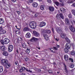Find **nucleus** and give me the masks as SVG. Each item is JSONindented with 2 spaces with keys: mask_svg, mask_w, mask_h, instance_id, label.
Wrapping results in <instances>:
<instances>
[{
  "mask_svg": "<svg viewBox=\"0 0 75 75\" xmlns=\"http://www.w3.org/2000/svg\"><path fill=\"white\" fill-rule=\"evenodd\" d=\"M5 66L6 68H9L11 66V64L9 63H6V64H5Z\"/></svg>",
  "mask_w": 75,
  "mask_h": 75,
  "instance_id": "nucleus-14",
  "label": "nucleus"
},
{
  "mask_svg": "<svg viewBox=\"0 0 75 75\" xmlns=\"http://www.w3.org/2000/svg\"><path fill=\"white\" fill-rule=\"evenodd\" d=\"M39 14L38 13H36L35 15V17H37V16H38V15H39Z\"/></svg>",
  "mask_w": 75,
  "mask_h": 75,
  "instance_id": "nucleus-49",
  "label": "nucleus"
},
{
  "mask_svg": "<svg viewBox=\"0 0 75 75\" xmlns=\"http://www.w3.org/2000/svg\"><path fill=\"white\" fill-rule=\"evenodd\" d=\"M70 68H74V64H71V65L70 66Z\"/></svg>",
  "mask_w": 75,
  "mask_h": 75,
  "instance_id": "nucleus-45",
  "label": "nucleus"
},
{
  "mask_svg": "<svg viewBox=\"0 0 75 75\" xmlns=\"http://www.w3.org/2000/svg\"><path fill=\"white\" fill-rule=\"evenodd\" d=\"M64 65L65 67L64 71L66 73H68V71L67 70V69L66 65L64 64Z\"/></svg>",
  "mask_w": 75,
  "mask_h": 75,
  "instance_id": "nucleus-21",
  "label": "nucleus"
},
{
  "mask_svg": "<svg viewBox=\"0 0 75 75\" xmlns=\"http://www.w3.org/2000/svg\"><path fill=\"white\" fill-rule=\"evenodd\" d=\"M60 17L62 18V19H64V16H63V14L62 13H61L60 14Z\"/></svg>",
  "mask_w": 75,
  "mask_h": 75,
  "instance_id": "nucleus-43",
  "label": "nucleus"
},
{
  "mask_svg": "<svg viewBox=\"0 0 75 75\" xmlns=\"http://www.w3.org/2000/svg\"><path fill=\"white\" fill-rule=\"evenodd\" d=\"M31 37L30 33H27L26 35V38H30Z\"/></svg>",
  "mask_w": 75,
  "mask_h": 75,
  "instance_id": "nucleus-19",
  "label": "nucleus"
},
{
  "mask_svg": "<svg viewBox=\"0 0 75 75\" xmlns=\"http://www.w3.org/2000/svg\"><path fill=\"white\" fill-rule=\"evenodd\" d=\"M74 0H68V3H72L74 2Z\"/></svg>",
  "mask_w": 75,
  "mask_h": 75,
  "instance_id": "nucleus-27",
  "label": "nucleus"
},
{
  "mask_svg": "<svg viewBox=\"0 0 75 75\" xmlns=\"http://www.w3.org/2000/svg\"><path fill=\"white\" fill-rule=\"evenodd\" d=\"M30 29L28 28H26V31H30Z\"/></svg>",
  "mask_w": 75,
  "mask_h": 75,
  "instance_id": "nucleus-58",
  "label": "nucleus"
},
{
  "mask_svg": "<svg viewBox=\"0 0 75 75\" xmlns=\"http://www.w3.org/2000/svg\"><path fill=\"white\" fill-rule=\"evenodd\" d=\"M46 33H47V34H51V30H46Z\"/></svg>",
  "mask_w": 75,
  "mask_h": 75,
  "instance_id": "nucleus-30",
  "label": "nucleus"
},
{
  "mask_svg": "<svg viewBox=\"0 0 75 75\" xmlns=\"http://www.w3.org/2000/svg\"><path fill=\"white\" fill-rule=\"evenodd\" d=\"M6 33V32L5 30H2L1 32H0V33L1 34H5Z\"/></svg>",
  "mask_w": 75,
  "mask_h": 75,
  "instance_id": "nucleus-24",
  "label": "nucleus"
},
{
  "mask_svg": "<svg viewBox=\"0 0 75 75\" xmlns=\"http://www.w3.org/2000/svg\"><path fill=\"white\" fill-rule=\"evenodd\" d=\"M60 10L62 13L65 12V9L63 8H61L60 9Z\"/></svg>",
  "mask_w": 75,
  "mask_h": 75,
  "instance_id": "nucleus-16",
  "label": "nucleus"
},
{
  "mask_svg": "<svg viewBox=\"0 0 75 75\" xmlns=\"http://www.w3.org/2000/svg\"><path fill=\"white\" fill-rule=\"evenodd\" d=\"M40 9L42 10H43L44 9V5H41L40 6Z\"/></svg>",
  "mask_w": 75,
  "mask_h": 75,
  "instance_id": "nucleus-36",
  "label": "nucleus"
},
{
  "mask_svg": "<svg viewBox=\"0 0 75 75\" xmlns=\"http://www.w3.org/2000/svg\"><path fill=\"white\" fill-rule=\"evenodd\" d=\"M49 50H51V51H52V52H53V53H55V51H54V49H53V48H50L49 49Z\"/></svg>",
  "mask_w": 75,
  "mask_h": 75,
  "instance_id": "nucleus-34",
  "label": "nucleus"
},
{
  "mask_svg": "<svg viewBox=\"0 0 75 75\" xmlns=\"http://www.w3.org/2000/svg\"><path fill=\"white\" fill-rule=\"evenodd\" d=\"M47 1L49 3H51L52 2L51 0H47Z\"/></svg>",
  "mask_w": 75,
  "mask_h": 75,
  "instance_id": "nucleus-50",
  "label": "nucleus"
},
{
  "mask_svg": "<svg viewBox=\"0 0 75 75\" xmlns=\"http://www.w3.org/2000/svg\"><path fill=\"white\" fill-rule=\"evenodd\" d=\"M25 70L27 71V72H30V73L33 72V71H32L30 70H29L28 69H25Z\"/></svg>",
  "mask_w": 75,
  "mask_h": 75,
  "instance_id": "nucleus-31",
  "label": "nucleus"
},
{
  "mask_svg": "<svg viewBox=\"0 0 75 75\" xmlns=\"http://www.w3.org/2000/svg\"><path fill=\"white\" fill-rule=\"evenodd\" d=\"M43 37L45 39L46 41H48V40H49V37H48V36L47 35H44Z\"/></svg>",
  "mask_w": 75,
  "mask_h": 75,
  "instance_id": "nucleus-12",
  "label": "nucleus"
},
{
  "mask_svg": "<svg viewBox=\"0 0 75 75\" xmlns=\"http://www.w3.org/2000/svg\"><path fill=\"white\" fill-rule=\"evenodd\" d=\"M13 46L11 45H10L8 47V51L9 52H11L13 50Z\"/></svg>",
  "mask_w": 75,
  "mask_h": 75,
  "instance_id": "nucleus-3",
  "label": "nucleus"
},
{
  "mask_svg": "<svg viewBox=\"0 0 75 75\" xmlns=\"http://www.w3.org/2000/svg\"><path fill=\"white\" fill-rule=\"evenodd\" d=\"M1 62L2 63H3V64L4 65H5L8 63V61L6 59H4L3 60H2L1 61Z\"/></svg>",
  "mask_w": 75,
  "mask_h": 75,
  "instance_id": "nucleus-5",
  "label": "nucleus"
},
{
  "mask_svg": "<svg viewBox=\"0 0 75 75\" xmlns=\"http://www.w3.org/2000/svg\"><path fill=\"white\" fill-rule=\"evenodd\" d=\"M33 34H34L35 36V37H39L40 36V34H39V33H38V32H37L35 31H33Z\"/></svg>",
  "mask_w": 75,
  "mask_h": 75,
  "instance_id": "nucleus-7",
  "label": "nucleus"
},
{
  "mask_svg": "<svg viewBox=\"0 0 75 75\" xmlns=\"http://www.w3.org/2000/svg\"><path fill=\"white\" fill-rule=\"evenodd\" d=\"M69 60H70V61H71V62H73L74 61V60H73V59L71 58H69Z\"/></svg>",
  "mask_w": 75,
  "mask_h": 75,
  "instance_id": "nucleus-48",
  "label": "nucleus"
},
{
  "mask_svg": "<svg viewBox=\"0 0 75 75\" xmlns=\"http://www.w3.org/2000/svg\"><path fill=\"white\" fill-rule=\"evenodd\" d=\"M48 72L49 73H52V70H50L48 71Z\"/></svg>",
  "mask_w": 75,
  "mask_h": 75,
  "instance_id": "nucleus-57",
  "label": "nucleus"
},
{
  "mask_svg": "<svg viewBox=\"0 0 75 75\" xmlns=\"http://www.w3.org/2000/svg\"><path fill=\"white\" fill-rule=\"evenodd\" d=\"M69 28L70 30H71V31L72 32H75V28L72 27V25H71V26L69 27Z\"/></svg>",
  "mask_w": 75,
  "mask_h": 75,
  "instance_id": "nucleus-6",
  "label": "nucleus"
},
{
  "mask_svg": "<svg viewBox=\"0 0 75 75\" xmlns=\"http://www.w3.org/2000/svg\"><path fill=\"white\" fill-rule=\"evenodd\" d=\"M33 7H37L38 6V3L34 2L33 3Z\"/></svg>",
  "mask_w": 75,
  "mask_h": 75,
  "instance_id": "nucleus-15",
  "label": "nucleus"
},
{
  "mask_svg": "<svg viewBox=\"0 0 75 75\" xmlns=\"http://www.w3.org/2000/svg\"><path fill=\"white\" fill-rule=\"evenodd\" d=\"M65 31H67L68 30V28H67V26H65Z\"/></svg>",
  "mask_w": 75,
  "mask_h": 75,
  "instance_id": "nucleus-55",
  "label": "nucleus"
},
{
  "mask_svg": "<svg viewBox=\"0 0 75 75\" xmlns=\"http://www.w3.org/2000/svg\"><path fill=\"white\" fill-rule=\"evenodd\" d=\"M1 49L3 51H4L6 50V47L4 46H2L1 47Z\"/></svg>",
  "mask_w": 75,
  "mask_h": 75,
  "instance_id": "nucleus-25",
  "label": "nucleus"
},
{
  "mask_svg": "<svg viewBox=\"0 0 75 75\" xmlns=\"http://www.w3.org/2000/svg\"><path fill=\"white\" fill-rule=\"evenodd\" d=\"M71 45H72V47H74V44L73 43L71 44Z\"/></svg>",
  "mask_w": 75,
  "mask_h": 75,
  "instance_id": "nucleus-64",
  "label": "nucleus"
},
{
  "mask_svg": "<svg viewBox=\"0 0 75 75\" xmlns=\"http://www.w3.org/2000/svg\"><path fill=\"white\" fill-rule=\"evenodd\" d=\"M59 1L60 2H62V3H63L64 1L63 0H60Z\"/></svg>",
  "mask_w": 75,
  "mask_h": 75,
  "instance_id": "nucleus-61",
  "label": "nucleus"
},
{
  "mask_svg": "<svg viewBox=\"0 0 75 75\" xmlns=\"http://www.w3.org/2000/svg\"><path fill=\"white\" fill-rule=\"evenodd\" d=\"M56 30L57 33H60L61 32V28L57 27L56 28Z\"/></svg>",
  "mask_w": 75,
  "mask_h": 75,
  "instance_id": "nucleus-13",
  "label": "nucleus"
},
{
  "mask_svg": "<svg viewBox=\"0 0 75 75\" xmlns=\"http://www.w3.org/2000/svg\"><path fill=\"white\" fill-rule=\"evenodd\" d=\"M71 45L69 43H67L65 45V47L67 49H70L71 47Z\"/></svg>",
  "mask_w": 75,
  "mask_h": 75,
  "instance_id": "nucleus-9",
  "label": "nucleus"
},
{
  "mask_svg": "<svg viewBox=\"0 0 75 75\" xmlns=\"http://www.w3.org/2000/svg\"><path fill=\"white\" fill-rule=\"evenodd\" d=\"M23 31H27L26 28H25L23 29Z\"/></svg>",
  "mask_w": 75,
  "mask_h": 75,
  "instance_id": "nucleus-56",
  "label": "nucleus"
},
{
  "mask_svg": "<svg viewBox=\"0 0 75 75\" xmlns=\"http://www.w3.org/2000/svg\"><path fill=\"white\" fill-rule=\"evenodd\" d=\"M3 71V69L2 66H0V72H2Z\"/></svg>",
  "mask_w": 75,
  "mask_h": 75,
  "instance_id": "nucleus-28",
  "label": "nucleus"
},
{
  "mask_svg": "<svg viewBox=\"0 0 75 75\" xmlns=\"http://www.w3.org/2000/svg\"><path fill=\"white\" fill-rule=\"evenodd\" d=\"M53 48L54 50H58V48H59V45H57L56 47H53Z\"/></svg>",
  "mask_w": 75,
  "mask_h": 75,
  "instance_id": "nucleus-20",
  "label": "nucleus"
},
{
  "mask_svg": "<svg viewBox=\"0 0 75 75\" xmlns=\"http://www.w3.org/2000/svg\"><path fill=\"white\" fill-rule=\"evenodd\" d=\"M27 3H28V4H30V3H33V2H32L31 0H29L27 1Z\"/></svg>",
  "mask_w": 75,
  "mask_h": 75,
  "instance_id": "nucleus-42",
  "label": "nucleus"
},
{
  "mask_svg": "<svg viewBox=\"0 0 75 75\" xmlns=\"http://www.w3.org/2000/svg\"><path fill=\"white\" fill-rule=\"evenodd\" d=\"M10 42V40L7 38H5L4 39V43L5 44H8Z\"/></svg>",
  "mask_w": 75,
  "mask_h": 75,
  "instance_id": "nucleus-4",
  "label": "nucleus"
},
{
  "mask_svg": "<svg viewBox=\"0 0 75 75\" xmlns=\"http://www.w3.org/2000/svg\"><path fill=\"white\" fill-rule=\"evenodd\" d=\"M60 24L62 25H64V23L62 22V21H61L60 22Z\"/></svg>",
  "mask_w": 75,
  "mask_h": 75,
  "instance_id": "nucleus-51",
  "label": "nucleus"
},
{
  "mask_svg": "<svg viewBox=\"0 0 75 75\" xmlns=\"http://www.w3.org/2000/svg\"><path fill=\"white\" fill-rule=\"evenodd\" d=\"M21 55H24V54H25V53H23V52H21L20 53Z\"/></svg>",
  "mask_w": 75,
  "mask_h": 75,
  "instance_id": "nucleus-54",
  "label": "nucleus"
},
{
  "mask_svg": "<svg viewBox=\"0 0 75 75\" xmlns=\"http://www.w3.org/2000/svg\"><path fill=\"white\" fill-rule=\"evenodd\" d=\"M49 10L51 12H53L54 11V8L52 6H49Z\"/></svg>",
  "mask_w": 75,
  "mask_h": 75,
  "instance_id": "nucleus-10",
  "label": "nucleus"
},
{
  "mask_svg": "<svg viewBox=\"0 0 75 75\" xmlns=\"http://www.w3.org/2000/svg\"><path fill=\"white\" fill-rule=\"evenodd\" d=\"M60 37L63 39H65V40L67 42H69V40L68 38H67L66 34L64 33H62L60 34Z\"/></svg>",
  "mask_w": 75,
  "mask_h": 75,
  "instance_id": "nucleus-2",
  "label": "nucleus"
},
{
  "mask_svg": "<svg viewBox=\"0 0 75 75\" xmlns=\"http://www.w3.org/2000/svg\"><path fill=\"white\" fill-rule=\"evenodd\" d=\"M2 30H3V27L1 26L0 27V32H1Z\"/></svg>",
  "mask_w": 75,
  "mask_h": 75,
  "instance_id": "nucleus-52",
  "label": "nucleus"
},
{
  "mask_svg": "<svg viewBox=\"0 0 75 75\" xmlns=\"http://www.w3.org/2000/svg\"><path fill=\"white\" fill-rule=\"evenodd\" d=\"M38 40V39L35 38V37H33L31 39L30 41L32 42H33L34 41H36V40Z\"/></svg>",
  "mask_w": 75,
  "mask_h": 75,
  "instance_id": "nucleus-17",
  "label": "nucleus"
},
{
  "mask_svg": "<svg viewBox=\"0 0 75 75\" xmlns=\"http://www.w3.org/2000/svg\"><path fill=\"white\" fill-rule=\"evenodd\" d=\"M23 68L24 69V68H22L19 69V71L20 72H22V71H24V69H23Z\"/></svg>",
  "mask_w": 75,
  "mask_h": 75,
  "instance_id": "nucleus-33",
  "label": "nucleus"
},
{
  "mask_svg": "<svg viewBox=\"0 0 75 75\" xmlns=\"http://www.w3.org/2000/svg\"><path fill=\"white\" fill-rule=\"evenodd\" d=\"M3 55L5 56H7L8 55V52H3Z\"/></svg>",
  "mask_w": 75,
  "mask_h": 75,
  "instance_id": "nucleus-26",
  "label": "nucleus"
},
{
  "mask_svg": "<svg viewBox=\"0 0 75 75\" xmlns=\"http://www.w3.org/2000/svg\"><path fill=\"white\" fill-rule=\"evenodd\" d=\"M75 52L74 51H72L71 52V54L72 55H75Z\"/></svg>",
  "mask_w": 75,
  "mask_h": 75,
  "instance_id": "nucleus-40",
  "label": "nucleus"
},
{
  "mask_svg": "<svg viewBox=\"0 0 75 75\" xmlns=\"http://www.w3.org/2000/svg\"><path fill=\"white\" fill-rule=\"evenodd\" d=\"M65 23L68 25H70V23H69V21H68V19L67 18H66L65 19Z\"/></svg>",
  "mask_w": 75,
  "mask_h": 75,
  "instance_id": "nucleus-11",
  "label": "nucleus"
},
{
  "mask_svg": "<svg viewBox=\"0 0 75 75\" xmlns=\"http://www.w3.org/2000/svg\"><path fill=\"white\" fill-rule=\"evenodd\" d=\"M54 39L55 41H59V38H55V37H54Z\"/></svg>",
  "mask_w": 75,
  "mask_h": 75,
  "instance_id": "nucleus-32",
  "label": "nucleus"
},
{
  "mask_svg": "<svg viewBox=\"0 0 75 75\" xmlns=\"http://www.w3.org/2000/svg\"><path fill=\"white\" fill-rule=\"evenodd\" d=\"M15 27H16V28L17 29H18V30H20V28H19L18 29V28H17V26L16 25V26H15Z\"/></svg>",
  "mask_w": 75,
  "mask_h": 75,
  "instance_id": "nucleus-63",
  "label": "nucleus"
},
{
  "mask_svg": "<svg viewBox=\"0 0 75 75\" xmlns=\"http://www.w3.org/2000/svg\"><path fill=\"white\" fill-rule=\"evenodd\" d=\"M35 70L36 71H37V72H38L39 73H40V72L41 71V69H39L36 68L35 69Z\"/></svg>",
  "mask_w": 75,
  "mask_h": 75,
  "instance_id": "nucleus-18",
  "label": "nucleus"
},
{
  "mask_svg": "<svg viewBox=\"0 0 75 75\" xmlns=\"http://www.w3.org/2000/svg\"><path fill=\"white\" fill-rule=\"evenodd\" d=\"M18 40H19V41H21L22 40V38H21V37H19L18 38Z\"/></svg>",
  "mask_w": 75,
  "mask_h": 75,
  "instance_id": "nucleus-46",
  "label": "nucleus"
},
{
  "mask_svg": "<svg viewBox=\"0 0 75 75\" xmlns=\"http://www.w3.org/2000/svg\"><path fill=\"white\" fill-rule=\"evenodd\" d=\"M26 52L27 54H29V53H30V49H27Z\"/></svg>",
  "mask_w": 75,
  "mask_h": 75,
  "instance_id": "nucleus-39",
  "label": "nucleus"
},
{
  "mask_svg": "<svg viewBox=\"0 0 75 75\" xmlns=\"http://www.w3.org/2000/svg\"><path fill=\"white\" fill-rule=\"evenodd\" d=\"M68 49H67V48H65L64 49V52H65L67 53L68 52Z\"/></svg>",
  "mask_w": 75,
  "mask_h": 75,
  "instance_id": "nucleus-35",
  "label": "nucleus"
},
{
  "mask_svg": "<svg viewBox=\"0 0 75 75\" xmlns=\"http://www.w3.org/2000/svg\"><path fill=\"white\" fill-rule=\"evenodd\" d=\"M25 61H28V58H25Z\"/></svg>",
  "mask_w": 75,
  "mask_h": 75,
  "instance_id": "nucleus-53",
  "label": "nucleus"
},
{
  "mask_svg": "<svg viewBox=\"0 0 75 75\" xmlns=\"http://www.w3.org/2000/svg\"><path fill=\"white\" fill-rule=\"evenodd\" d=\"M45 24H46L45 22H42L40 23V27H44V26H45Z\"/></svg>",
  "mask_w": 75,
  "mask_h": 75,
  "instance_id": "nucleus-8",
  "label": "nucleus"
},
{
  "mask_svg": "<svg viewBox=\"0 0 75 75\" xmlns=\"http://www.w3.org/2000/svg\"><path fill=\"white\" fill-rule=\"evenodd\" d=\"M59 16H60V15H59V14H57L56 15V18H57V19H59Z\"/></svg>",
  "mask_w": 75,
  "mask_h": 75,
  "instance_id": "nucleus-38",
  "label": "nucleus"
},
{
  "mask_svg": "<svg viewBox=\"0 0 75 75\" xmlns=\"http://www.w3.org/2000/svg\"><path fill=\"white\" fill-rule=\"evenodd\" d=\"M16 34H20L21 32L20 31L18 30L16 31Z\"/></svg>",
  "mask_w": 75,
  "mask_h": 75,
  "instance_id": "nucleus-44",
  "label": "nucleus"
},
{
  "mask_svg": "<svg viewBox=\"0 0 75 75\" xmlns=\"http://www.w3.org/2000/svg\"><path fill=\"white\" fill-rule=\"evenodd\" d=\"M73 6L74 7H75V3H74L73 4Z\"/></svg>",
  "mask_w": 75,
  "mask_h": 75,
  "instance_id": "nucleus-62",
  "label": "nucleus"
},
{
  "mask_svg": "<svg viewBox=\"0 0 75 75\" xmlns=\"http://www.w3.org/2000/svg\"><path fill=\"white\" fill-rule=\"evenodd\" d=\"M54 3H55L57 6H58L59 5V3L58 2L55 1V0H54Z\"/></svg>",
  "mask_w": 75,
  "mask_h": 75,
  "instance_id": "nucleus-29",
  "label": "nucleus"
},
{
  "mask_svg": "<svg viewBox=\"0 0 75 75\" xmlns=\"http://www.w3.org/2000/svg\"><path fill=\"white\" fill-rule=\"evenodd\" d=\"M4 23V20L2 18H0V24H2Z\"/></svg>",
  "mask_w": 75,
  "mask_h": 75,
  "instance_id": "nucleus-22",
  "label": "nucleus"
},
{
  "mask_svg": "<svg viewBox=\"0 0 75 75\" xmlns=\"http://www.w3.org/2000/svg\"><path fill=\"white\" fill-rule=\"evenodd\" d=\"M26 46H27V45L25 44V43H23L22 44V46L23 48H25L26 47Z\"/></svg>",
  "mask_w": 75,
  "mask_h": 75,
  "instance_id": "nucleus-41",
  "label": "nucleus"
},
{
  "mask_svg": "<svg viewBox=\"0 0 75 75\" xmlns=\"http://www.w3.org/2000/svg\"><path fill=\"white\" fill-rule=\"evenodd\" d=\"M30 26L31 28H35L37 26V24L35 21H32L30 23Z\"/></svg>",
  "mask_w": 75,
  "mask_h": 75,
  "instance_id": "nucleus-1",
  "label": "nucleus"
},
{
  "mask_svg": "<svg viewBox=\"0 0 75 75\" xmlns=\"http://www.w3.org/2000/svg\"><path fill=\"white\" fill-rule=\"evenodd\" d=\"M64 58L65 61H68V55H64Z\"/></svg>",
  "mask_w": 75,
  "mask_h": 75,
  "instance_id": "nucleus-23",
  "label": "nucleus"
},
{
  "mask_svg": "<svg viewBox=\"0 0 75 75\" xmlns=\"http://www.w3.org/2000/svg\"><path fill=\"white\" fill-rule=\"evenodd\" d=\"M11 1L13 3H15L16 1V0H11Z\"/></svg>",
  "mask_w": 75,
  "mask_h": 75,
  "instance_id": "nucleus-59",
  "label": "nucleus"
},
{
  "mask_svg": "<svg viewBox=\"0 0 75 75\" xmlns=\"http://www.w3.org/2000/svg\"><path fill=\"white\" fill-rule=\"evenodd\" d=\"M16 13H17L18 14H20V12L19 11H17Z\"/></svg>",
  "mask_w": 75,
  "mask_h": 75,
  "instance_id": "nucleus-60",
  "label": "nucleus"
},
{
  "mask_svg": "<svg viewBox=\"0 0 75 75\" xmlns=\"http://www.w3.org/2000/svg\"><path fill=\"white\" fill-rule=\"evenodd\" d=\"M68 17L69 18H72V15H71V14H69L68 15Z\"/></svg>",
  "mask_w": 75,
  "mask_h": 75,
  "instance_id": "nucleus-47",
  "label": "nucleus"
},
{
  "mask_svg": "<svg viewBox=\"0 0 75 75\" xmlns=\"http://www.w3.org/2000/svg\"><path fill=\"white\" fill-rule=\"evenodd\" d=\"M1 44H2V45H4V40H1Z\"/></svg>",
  "mask_w": 75,
  "mask_h": 75,
  "instance_id": "nucleus-37",
  "label": "nucleus"
}]
</instances>
